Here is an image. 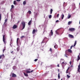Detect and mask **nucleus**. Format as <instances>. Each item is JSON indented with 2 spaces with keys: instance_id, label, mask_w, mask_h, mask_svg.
<instances>
[{
  "instance_id": "1",
  "label": "nucleus",
  "mask_w": 80,
  "mask_h": 80,
  "mask_svg": "<svg viewBox=\"0 0 80 80\" xmlns=\"http://www.w3.org/2000/svg\"><path fill=\"white\" fill-rule=\"evenodd\" d=\"M21 25L22 26V30H23L25 27V22L24 21H22L21 22Z\"/></svg>"
},
{
  "instance_id": "2",
  "label": "nucleus",
  "mask_w": 80,
  "mask_h": 80,
  "mask_svg": "<svg viewBox=\"0 0 80 80\" xmlns=\"http://www.w3.org/2000/svg\"><path fill=\"white\" fill-rule=\"evenodd\" d=\"M3 41L4 42V44L6 45V43H7V42L5 41V35H3Z\"/></svg>"
},
{
  "instance_id": "3",
  "label": "nucleus",
  "mask_w": 80,
  "mask_h": 80,
  "mask_svg": "<svg viewBox=\"0 0 80 80\" xmlns=\"http://www.w3.org/2000/svg\"><path fill=\"white\" fill-rule=\"evenodd\" d=\"M18 28V26L15 24H14L12 27V28L13 29H17Z\"/></svg>"
},
{
  "instance_id": "4",
  "label": "nucleus",
  "mask_w": 80,
  "mask_h": 80,
  "mask_svg": "<svg viewBox=\"0 0 80 80\" xmlns=\"http://www.w3.org/2000/svg\"><path fill=\"white\" fill-rule=\"evenodd\" d=\"M76 44H77V41H75V42H74V45H73H73H72V46L71 47L70 49H72V47H75V45H76Z\"/></svg>"
},
{
  "instance_id": "5",
  "label": "nucleus",
  "mask_w": 80,
  "mask_h": 80,
  "mask_svg": "<svg viewBox=\"0 0 80 80\" xmlns=\"http://www.w3.org/2000/svg\"><path fill=\"white\" fill-rule=\"evenodd\" d=\"M69 30L70 32H72L73 31H75V29L74 28H69Z\"/></svg>"
},
{
  "instance_id": "6",
  "label": "nucleus",
  "mask_w": 80,
  "mask_h": 80,
  "mask_svg": "<svg viewBox=\"0 0 80 80\" xmlns=\"http://www.w3.org/2000/svg\"><path fill=\"white\" fill-rule=\"evenodd\" d=\"M12 77H17V75L14 73L11 74Z\"/></svg>"
},
{
  "instance_id": "7",
  "label": "nucleus",
  "mask_w": 80,
  "mask_h": 80,
  "mask_svg": "<svg viewBox=\"0 0 80 80\" xmlns=\"http://www.w3.org/2000/svg\"><path fill=\"white\" fill-rule=\"evenodd\" d=\"M33 72V70H32V71H30L28 70H26V72L27 73H32V72Z\"/></svg>"
},
{
  "instance_id": "8",
  "label": "nucleus",
  "mask_w": 80,
  "mask_h": 80,
  "mask_svg": "<svg viewBox=\"0 0 80 80\" xmlns=\"http://www.w3.org/2000/svg\"><path fill=\"white\" fill-rule=\"evenodd\" d=\"M37 32V30H35V29H33L32 32V34H35V33Z\"/></svg>"
},
{
  "instance_id": "9",
  "label": "nucleus",
  "mask_w": 80,
  "mask_h": 80,
  "mask_svg": "<svg viewBox=\"0 0 80 80\" xmlns=\"http://www.w3.org/2000/svg\"><path fill=\"white\" fill-rule=\"evenodd\" d=\"M80 60V53H79V55L78 56L77 61H78Z\"/></svg>"
},
{
  "instance_id": "10",
  "label": "nucleus",
  "mask_w": 80,
  "mask_h": 80,
  "mask_svg": "<svg viewBox=\"0 0 80 80\" xmlns=\"http://www.w3.org/2000/svg\"><path fill=\"white\" fill-rule=\"evenodd\" d=\"M4 54H2V55H0V59H1L2 58H4Z\"/></svg>"
},
{
  "instance_id": "11",
  "label": "nucleus",
  "mask_w": 80,
  "mask_h": 80,
  "mask_svg": "<svg viewBox=\"0 0 80 80\" xmlns=\"http://www.w3.org/2000/svg\"><path fill=\"white\" fill-rule=\"evenodd\" d=\"M69 37L72 38H74L73 36L71 34H69Z\"/></svg>"
},
{
  "instance_id": "12",
  "label": "nucleus",
  "mask_w": 80,
  "mask_h": 80,
  "mask_svg": "<svg viewBox=\"0 0 80 80\" xmlns=\"http://www.w3.org/2000/svg\"><path fill=\"white\" fill-rule=\"evenodd\" d=\"M68 52H69V53H72V51L70 49H68Z\"/></svg>"
},
{
  "instance_id": "13",
  "label": "nucleus",
  "mask_w": 80,
  "mask_h": 80,
  "mask_svg": "<svg viewBox=\"0 0 80 80\" xmlns=\"http://www.w3.org/2000/svg\"><path fill=\"white\" fill-rule=\"evenodd\" d=\"M50 33V35H52V36L53 35V31H52V30H51Z\"/></svg>"
},
{
  "instance_id": "14",
  "label": "nucleus",
  "mask_w": 80,
  "mask_h": 80,
  "mask_svg": "<svg viewBox=\"0 0 80 80\" xmlns=\"http://www.w3.org/2000/svg\"><path fill=\"white\" fill-rule=\"evenodd\" d=\"M23 73L25 77H28V74L26 73L25 72H23Z\"/></svg>"
},
{
  "instance_id": "15",
  "label": "nucleus",
  "mask_w": 80,
  "mask_h": 80,
  "mask_svg": "<svg viewBox=\"0 0 80 80\" xmlns=\"http://www.w3.org/2000/svg\"><path fill=\"white\" fill-rule=\"evenodd\" d=\"M70 68V67H69L68 69H67V70H66V73H68V70H69Z\"/></svg>"
},
{
  "instance_id": "16",
  "label": "nucleus",
  "mask_w": 80,
  "mask_h": 80,
  "mask_svg": "<svg viewBox=\"0 0 80 80\" xmlns=\"http://www.w3.org/2000/svg\"><path fill=\"white\" fill-rule=\"evenodd\" d=\"M12 39H11V42H10V45H11V46H12Z\"/></svg>"
},
{
  "instance_id": "17",
  "label": "nucleus",
  "mask_w": 80,
  "mask_h": 80,
  "mask_svg": "<svg viewBox=\"0 0 80 80\" xmlns=\"http://www.w3.org/2000/svg\"><path fill=\"white\" fill-rule=\"evenodd\" d=\"M31 22H32V20L30 21L28 23V25H31Z\"/></svg>"
},
{
  "instance_id": "18",
  "label": "nucleus",
  "mask_w": 80,
  "mask_h": 80,
  "mask_svg": "<svg viewBox=\"0 0 80 80\" xmlns=\"http://www.w3.org/2000/svg\"><path fill=\"white\" fill-rule=\"evenodd\" d=\"M17 2L16 1H14L13 2V4H14V5H17Z\"/></svg>"
},
{
  "instance_id": "19",
  "label": "nucleus",
  "mask_w": 80,
  "mask_h": 80,
  "mask_svg": "<svg viewBox=\"0 0 80 80\" xmlns=\"http://www.w3.org/2000/svg\"><path fill=\"white\" fill-rule=\"evenodd\" d=\"M58 47V46L57 45H56L54 46V48H57Z\"/></svg>"
},
{
  "instance_id": "20",
  "label": "nucleus",
  "mask_w": 80,
  "mask_h": 80,
  "mask_svg": "<svg viewBox=\"0 0 80 80\" xmlns=\"http://www.w3.org/2000/svg\"><path fill=\"white\" fill-rule=\"evenodd\" d=\"M68 19L70 18H71V15L70 14L68 15Z\"/></svg>"
},
{
  "instance_id": "21",
  "label": "nucleus",
  "mask_w": 80,
  "mask_h": 80,
  "mask_svg": "<svg viewBox=\"0 0 80 80\" xmlns=\"http://www.w3.org/2000/svg\"><path fill=\"white\" fill-rule=\"evenodd\" d=\"M72 23V21H69L68 22V25H70Z\"/></svg>"
},
{
  "instance_id": "22",
  "label": "nucleus",
  "mask_w": 80,
  "mask_h": 80,
  "mask_svg": "<svg viewBox=\"0 0 80 80\" xmlns=\"http://www.w3.org/2000/svg\"><path fill=\"white\" fill-rule=\"evenodd\" d=\"M17 50L18 52V51H19V50H20V46H19V47H18L17 48Z\"/></svg>"
},
{
  "instance_id": "23",
  "label": "nucleus",
  "mask_w": 80,
  "mask_h": 80,
  "mask_svg": "<svg viewBox=\"0 0 80 80\" xmlns=\"http://www.w3.org/2000/svg\"><path fill=\"white\" fill-rule=\"evenodd\" d=\"M53 12V9H51V10H50V14H52V12Z\"/></svg>"
},
{
  "instance_id": "24",
  "label": "nucleus",
  "mask_w": 80,
  "mask_h": 80,
  "mask_svg": "<svg viewBox=\"0 0 80 80\" xmlns=\"http://www.w3.org/2000/svg\"><path fill=\"white\" fill-rule=\"evenodd\" d=\"M58 79H60V73L58 74Z\"/></svg>"
},
{
  "instance_id": "25",
  "label": "nucleus",
  "mask_w": 80,
  "mask_h": 80,
  "mask_svg": "<svg viewBox=\"0 0 80 80\" xmlns=\"http://www.w3.org/2000/svg\"><path fill=\"white\" fill-rule=\"evenodd\" d=\"M62 20H63V18H64V15L62 14Z\"/></svg>"
},
{
  "instance_id": "26",
  "label": "nucleus",
  "mask_w": 80,
  "mask_h": 80,
  "mask_svg": "<svg viewBox=\"0 0 80 80\" xmlns=\"http://www.w3.org/2000/svg\"><path fill=\"white\" fill-rule=\"evenodd\" d=\"M14 8V6H13V5H12L11 6V10H12V8Z\"/></svg>"
},
{
  "instance_id": "27",
  "label": "nucleus",
  "mask_w": 80,
  "mask_h": 80,
  "mask_svg": "<svg viewBox=\"0 0 80 80\" xmlns=\"http://www.w3.org/2000/svg\"><path fill=\"white\" fill-rule=\"evenodd\" d=\"M28 13L29 14H31L32 13V12L30 11H28Z\"/></svg>"
},
{
  "instance_id": "28",
  "label": "nucleus",
  "mask_w": 80,
  "mask_h": 80,
  "mask_svg": "<svg viewBox=\"0 0 80 80\" xmlns=\"http://www.w3.org/2000/svg\"><path fill=\"white\" fill-rule=\"evenodd\" d=\"M67 77L68 78H70V76L68 75L67 74Z\"/></svg>"
},
{
  "instance_id": "29",
  "label": "nucleus",
  "mask_w": 80,
  "mask_h": 80,
  "mask_svg": "<svg viewBox=\"0 0 80 80\" xmlns=\"http://www.w3.org/2000/svg\"><path fill=\"white\" fill-rule=\"evenodd\" d=\"M25 4H26V1H24L23 2V5H25Z\"/></svg>"
},
{
  "instance_id": "30",
  "label": "nucleus",
  "mask_w": 80,
  "mask_h": 80,
  "mask_svg": "<svg viewBox=\"0 0 80 80\" xmlns=\"http://www.w3.org/2000/svg\"><path fill=\"white\" fill-rule=\"evenodd\" d=\"M1 18H2V14L0 13V21H1Z\"/></svg>"
},
{
  "instance_id": "31",
  "label": "nucleus",
  "mask_w": 80,
  "mask_h": 80,
  "mask_svg": "<svg viewBox=\"0 0 80 80\" xmlns=\"http://www.w3.org/2000/svg\"><path fill=\"white\" fill-rule=\"evenodd\" d=\"M49 18H52V15H50L49 16Z\"/></svg>"
},
{
  "instance_id": "32",
  "label": "nucleus",
  "mask_w": 80,
  "mask_h": 80,
  "mask_svg": "<svg viewBox=\"0 0 80 80\" xmlns=\"http://www.w3.org/2000/svg\"><path fill=\"white\" fill-rule=\"evenodd\" d=\"M19 40V38H17V43H18V40Z\"/></svg>"
},
{
  "instance_id": "33",
  "label": "nucleus",
  "mask_w": 80,
  "mask_h": 80,
  "mask_svg": "<svg viewBox=\"0 0 80 80\" xmlns=\"http://www.w3.org/2000/svg\"><path fill=\"white\" fill-rule=\"evenodd\" d=\"M7 20H8V19H6L5 20V23H6V22H7Z\"/></svg>"
},
{
  "instance_id": "34",
  "label": "nucleus",
  "mask_w": 80,
  "mask_h": 80,
  "mask_svg": "<svg viewBox=\"0 0 80 80\" xmlns=\"http://www.w3.org/2000/svg\"><path fill=\"white\" fill-rule=\"evenodd\" d=\"M49 51H50V52H52V48H50Z\"/></svg>"
},
{
  "instance_id": "35",
  "label": "nucleus",
  "mask_w": 80,
  "mask_h": 80,
  "mask_svg": "<svg viewBox=\"0 0 80 80\" xmlns=\"http://www.w3.org/2000/svg\"><path fill=\"white\" fill-rule=\"evenodd\" d=\"M24 37H25L24 36H22L21 37V38H23Z\"/></svg>"
},
{
  "instance_id": "36",
  "label": "nucleus",
  "mask_w": 80,
  "mask_h": 80,
  "mask_svg": "<svg viewBox=\"0 0 80 80\" xmlns=\"http://www.w3.org/2000/svg\"><path fill=\"white\" fill-rule=\"evenodd\" d=\"M56 34H58V32H57V31H56Z\"/></svg>"
},
{
  "instance_id": "37",
  "label": "nucleus",
  "mask_w": 80,
  "mask_h": 80,
  "mask_svg": "<svg viewBox=\"0 0 80 80\" xmlns=\"http://www.w3.org/2000/svg\"><path fill=\"white\" fill-rule=\"evenodd\" d=\"M37 60H38V59H35L34 61L35 62H37Z\"/></svg>"
},
{
  "instance_id": "38",
  "label": "nucleus",
  "mask_w": 80,
  "mask_h": 80,
  "mask_svg": "<svg viewBox=\"0 0 80 80\" xmlns=\"http://www.w3.org/2000/svg\"><path fill=\"white\" fill-rule=\"evenodd\" d=\"M65 63H64V62H63L62 63V65H64V64Z\"/></svg>"
},
{
  "instance_id": "39",
  "label": "nucleus",
  "mask_w": 80,
  "mask_h": 80,
  "mask_svg": "<svg viewBox=\"0 0 80 80\" xmlns=\"http://www.w3.org/2000/svg\"><path fill=\"white\" fill-rule=\"evenodd\" d=\"M59 22V21H58V20H57L56 21V23H57V22Z\"/></svg>"
},
{
  "instance_id": "40",
  "label": "nucleus",
  "mask_w": 80,
  "mask_h": 80,
  "mask_svg": "<svg viewBox=\"0 0 80 80\" xmlns=\"http://www.w3.org/2000/svg\"><path fill=\"white\" fill-rule=\"evenodd\" d=\"M59 16V14H58L57 16V18H58Z\"/></svg>"
},
{
  "instance_id": "41",
  "label": "nucleus",
  "mask_w": 80,
  "mask_h": 80,
  "mask_svg": "<svg viewBox=\"0 0 80 80\" xmlns=\"http://www.w3.org/2000/svg\"><path fill=\"white\" fill-rule=\"evenodd\" d=\"M16 1H17V2H20V0H16Z\"/></svg>"
},
{
  "instance_id": "42",
  "label": "nucleus",
  "mask_w": 80,
  "mask_h": 80,
  "mask_svg": "<svg viewBox=\"0 0 80 80\" xmlns=\"http://www.w3.org/2000/svg\"><path fill=\"white\" fill-rule=\"evenodd\" d=\"M5 49H4L3 50V52H5Z\"/></svg>"
},
{
  "instance_id": "43",
  "label": "nucleus",
  "mask_w": 80,
  "mask_h": 80,
  "mask_svg": "<svg viewBox=\"0 0 80 80\" xmlns=\"http://www.w3.org/2000/svg\"><path fill=\"white\" fill-rule=\"evenodd\" d=\"M57 67H59L60 66H59V64H58Z\"/></svg>"
},
{
  "instance_id": "44",
  "label": "nucleus",
  "mask_w": 80,
  "mask_h": 80,
  "mask_svg": "<svg viewBox=\"0 0 80 80\" xmlns=\"http://www.w3.org/2000/svg\"><path fill=\"white\" fill-rule=\"evenodd\" d=\"M69 63L71 65V64H72V61H70L69 62Z\"/></svg>"
},
{
  "instance_id": "45",
  "label": "nucleus",
  "mask_w": 80,
  "mask_h": 80,
  "mask_svg": "<svg viewBox=\"0 0 80 80\" xmlns=\"http://www.w3.org/2000/svg\"><path fill=\"white\" fill-rule=\"evenodd\" d=\"M13 51H11V53H13Z\"/></svg>"
},
{
  "instance_id": "46",
  "label": "nucleus",
  "mask_w": 80,
  "mask_h": 80,
  "mask_svg": "<svg viewBox=\"0 0 80 80\" xmlns=\"http://www.w3.org/2000/svg\"><path fill=\"white\" fill-rule=\"evenodd\" d=\"M68 75H70V72H69V73H68Z\"/></svg>"
},
{
  "instance_id": "47",
  "label": "nucleus",
  "mask_w": 80,
  "mask_h": 80,
  "mask_svg": "<svg viewBox=\"0 0 80 80\" xmlns=\"http://www.w3.org/2000/svg\"><path fill=\"white\" fill-rule=\"evenodd\" d=\"M0 63H2V61H1Z\"/></svg>"
},
{
  "instance_id": "48",
  "label": "nucleus",
  "mask_w": 80,
  "mask_h": 80,
  "mask_svg": "<svg viewBox=\"0 0 80 80\" xmlns=\"http://www.w3.org/2000/svg\"><path fill=\"white\" fill-rule=\"evenodd\" d=\"M28 70H31V69H28Z\"/></svg>"
},
{
  "instance_id": "49",
  "label": "nucleus",
  "mask_w": 80,
  "mask_h": 80,
  "mask_svg": "<svg viewBox=\"0 0 80 80\" xmlns=\"http://www.w3.org/2000/svg\"><path fill=\"white\" fill-rule=\"evenodd\" d=\"M20 22V21H18V23Z\"/></svg>"
},
{
  "instance_id": "50",
  "label": "nucleus",
  "mask_w": 80,
  "mask_h": 80,
  "mask_svg": "<svg viewBox=\"0 0 80 80\" xmlns=\"http://www.w3.org/2000/svg\"><path fill=\"white\" fill-rule=\"evenodd\" d=\"M66 57H68V56H67V55H66Z\"/></svg>"
},
{
  "instance_id": "51",
  "label": "nucleus",
  "mask_w": 80,
  "mask_h": 80,
  "mask_svg": "<svg viewBox=\"0 0 80 80\" xmlns=\"http://www.w3.org/2000/svg\"><path fill=\"white\" fill-rule=\"evenodd\" d=\"M58 72H59V69L58 70Z\"/></svg>"
},
{
  "instance_id": "52",
  "label": "nucleus",
  "mask_w": 80,
  "mask_h": 80,
  "mask_svg": "<svg viewBox=\"0 0 80 80\" xmlns=\"http://www.w3.org/2000/svg\"><path fill=\"white\" fill-rule=\"evenodd\" d=\"M54 80H57V79H55Z\"/></svg>"
},
{
  "instance_id": "53",
  "label": "nucleus",
  "mask_w": 80,
  "mask_h": 80,
  "mask_svg": "<svg viewBox=\"0 0 80 80\" xmlns=\"http://www.w3.org/2000/svg\"><path fill=\"white\" fill-rule=\"evenodd\" d=\"M15 58H14L13 59V60H14V59H15Z\"/></svg>"
},
{
  "instance_id": "54",
  "label": "nucleus",
  "mask_w": 80,
  "mask_h": 80,
  "mask_svg": "<svg viewBox=\"0 0 80 80\" xmlns=\"http://www.w3.org/2000/svg\"><path fill=\"white\" fill-rule=\"evenodd\" d=\"M64 3H65V2H64V3H63V4H64Z\"/></svg>"
},
{
  "instance_id": "55",
  "label": "nucleus",
  "mask_w": 80,
  "mask_h": 80,
  "mask_svg": "<svg viewBox=\"0 0 80 80\" xmlns=\"http://www.w3.org/2000/svg\"><path fill=\"white\" fill-rule=\"evenodd\" d=\"M79 24H80V21H79Z\"/></svg>"
},
{
  "instance_id": "56",
  "label": "nucleus",
  "mask_w": 80,
  "mask_h": 80,
  "mask_svg": "<svg viewBox=\"0 0 80 80\" xmlns=\"http://www.w3.org/2000/svg\"><path fill=\"white\" fill-rule=\"evenodd\" d=\"M61 80H62V79H61Z\"/></svg>"
}]
</instances>
